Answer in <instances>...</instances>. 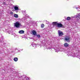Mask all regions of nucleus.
<instances>
[{"mask_svg": "<svg viewBox=\"0 0 80 80\" xmlns=\"http://www.w3.org/2000/svg\"><path fill=\"white\" fill-rule=\"evenodd\" d=\"M14 27H15L16 28H19L20 26H22V24L19 22L18 21L16 23H14Z\"/></svg>", "mask_w": 80, "mask_h": 80, "instance_id": "1", "label": "nucleus"}, {"mask_svg": "<svg viewBox=\"0 0 80 80\" xmlns=\"http://www.w3.org/2000/svg\"><path fill=\"white\" fill-rule=\"evenodd\" d=\"M70 38L69 36H66L65 37L64 40H65V41L68 42H70Z\"/></svg>", "mask_w": 80, "mask_h": 80, "instance_id": "2", "label": "nucleus"}, {"mask_svg": "<svg viewBox=\"0 0 80 80\" xmlns=\"http://www.w3.org/2000/svg\"><path fill=\"white\" fill-rule=\"evenodd\" d=\"M57 27H58V28H64L65 27L64 26V25H62L61 23H58Z\"/></svg>", "mask_w": 80, "mask_h": 80, "instance_id": "3", "label": "nucleus"}, {"mask_svg": "<svg viewBox=\"0 0 80 80\" xmlns=\"http://www.w3.org/2000/svg\"><path fill=\"white\" fill-rule=\"evenodd\" d=\"M58 33L59 37H62L63 35V32L60 30L58 31Z\"/></svg>", "mask_w": 80, "mask_h": 80, "instance_id": "4", "label": "nucleus"}, {"mask_svg": "<svg viewBox=\"0 0 80 80\" xmlns=\"http://www.w3.org/2000/svg\"><path fill=\"white\" fill-rule=\"evenodd\" d=\"M53 25L57 26L58 24V23L57 22H53L52 23Z\"/></svg>", "mask_w": 80, "mask_h": 80, "instance_id": "5", "label": "nucleus"}, {"mask_svg": "<svg viewBox=\"0 0 80 80\" xmlns=\"http://www.w3.org/2000/svg\"><path fill=\"white\" fill-rule=\"evenodd\" d=\"M77 19L78 21V20H80V13H79L78 16L77 17Z\"/></svg>", "mask_w": 80, "mask_h": 80, "instance_id": "6", "label": "nucleus"}, {"mask_svg": "<svg viewBox=\"0 0 80 80\" xmlns=\"http://www.w3.org/2000/svg\"><path fill=\"white\" fill-rule=\"evenodd\" d=\"M32 33L34 35H37V32L35 30L32 31Z\"/></svg>", "mask_w": 80, "mask_h": 80, "instance_id": "7", "label": "nucleus"}, {"mask_svg": "<svg viewBox=\"0 0 80 80\" xmlns=\"http://www.w3.org/2000/svg\"><path fill=\"white\" fill-rule=\"evenodd\" d=\"M14 9L15 10H19V9H18V7L17 6H14Z\"/></svg>", "mask_w": 80, "mask_h": 80, "instance_id": "8", "label": "nucleus"}, {"mask_svg": "<svg viewBox=\"0 0 80 80\" xmlns=\"http://www.w3.org/2000/svg\"><path fill=\"white\" fill-rule=\"evenodd\" d=\"M24 32H25V31L22 30H20L19 32V33L21 34L24 33Z\"/></svg>", "mask_w": 80, "mask_h": 80, "instance_id": "9", "label": "nucleus"}, {"mask_svg": "<svg viewBox=\"0 0 80 80\" xmlns=\"http://www.w3.org/2000/svg\"><path fill=\"white\" fill-rule=\"evenodd\" d=\"M32 46L33 47L35 48L36 46H37V45H36L35 43H33L32 44Z\"/></svg>", "mask_w": 80, "mask_h": 80, "instance_id": "10", "label": "nucleus"}, {"mask_svg": "<svg viewBox=\"0 0 80 80\" xmlns=\"http://www.w3.org/2000/svg\"><path fill=\"white\" fill-rule=\"evenodd\" d=\"M64 45L65 47H67L68 46V44L67 43H66L64 44Z\"/></svg>", "mask_w": 80, "mask_h": 80, "instance_id": "11", "label": "nucleus"}, {"mask_svg": "<svg viewBox=\"0 0 80 80\" xmlns=\"http://www.w3.org/2000/svg\"><path fill=\"white\" fill-rule=\"evenodd\" d=\"M14 60L15 62H17L18 61V58H15L14 59Z\"/></svg>", "mask_w": 80, "mask_h": 80, "instance_id": "12", "label": "nucleus"}, {"mask_svg": "<svg viewBox=\"0 0 80 80\" xmlns=\"http://www.w3.org/2000/svg\"><path fill=\"white\" fill-rule=\"evenodd\" d=\"M14 17L15 18H18V15L17 14H14Z\"/></svg>", "mask_w": 80, "mask_h": 80, "instance_id": "13", "label": "nucleus"}, {"mask_svg": "<svg viewBox=\"0 0 80 80\" xmlns=\"http://www.w3.org/2000/svg\"><path fill=\"white\" fill-rule=\"evenodd\" d=\"M71 19V18L70 17H68L67 19V20H70Z\"/></svg>", "mask_w": 80, "mask_h": 80, "instance_id": "14", "label": "nucleus"}, {"mask_svg": "<svg viewBox=\"0 0 80 80\" xmlns=\"http://www.w3.org/2000/svg\"><path fill=\"white\" fill-rule=\"evenodd\" d=\"M44 27V24H42L41 25V28H43Z\"/></svg>", "mask_w": 80, "mask_h": 80, "instance_id": "15", "label": "nucleus"}, {"mask_svg": "<svg viewBox=\"0 0 80 80\" xmlns=\"http://www.w3.org/2000/svg\"><path fill=\"white\" fill-rule=\"evenodd\" d=\"M37 37L38 38H39V37H40V35H37Z\"/></svg>", "mask_w": 80, "mask_h": 80, "instance_id": "16", "label": "nucleus"}, {"mask_svg": "<svg viewBox=\"0 0 80 80\" xmlns=\"http://www.w3.org/2000/svg\"><path fill=\"white\" fill-rule=\"evenodd\" d=\"M74 8H76L77 9V8H79V7H75V6Z\"/></svg>", "mask_w": 80, "mask_h": 80, "instance_id": "17", "label": "nucleus"}, {"mask_svg": "<svg viewBox=\"0 0 80 80\" xmlns=\"http://www.w3.org/2000/svg\"><path fill=\"white\" fill-rule=\"evenodd\" d=\"M10 14H11V15L13 14V12H10Z\"/></svg>", "mask_w": 80, "mask_h": 80, "instance_id": "18", "label": "nucleus"}, {"mask_svg": "<svg viewBox=\"0 0 80 80\" xmlns=\"http://www.w3.org/2000/svg\"><path fill=\"white\" fill-rule=\"evenodd\" d=\"M3 5H5V2H4L3 3Z\"/></svg>", "mask_w": 80, "mask_h": 80, "instance_id": "19", "label": "nucleus"}, {"mask_svg": "<svg viewBox=\"0 0 80 80\" xmlns=\"http://www.w3.org/2000/svg\"><path fill=\"white\" fill-rule=\"evenodd\" d=\"M2 42V40H0V42Z\"/></svg>", "mask_w": 80, "mask_h": 80, "instance_id": "20", "label": "nucleus"}, {"mask_svg": "<svg viewBox=\"0 0 80 80\" xmlns=\"http://www.w3.org/2000/svg\"><path fill=\"white\" fill-rule=\"evenodd\" d=\"M48 23H49V22H48L47 23V24H48Z\"/></svg>", "mask_w": 80, "mask_h": 80, "instance_id": "21", "label": "nucleus"}, {"mask_svg": "<svg viewBox=\"0 0 80 80\" xmlns=\"http://www.w3.org/2000/svg\"><path fill=\"white\" fill-rule=\"evenodd\" d=\"M4 45H5V43H4Z\"/></svg>", "mask_w": 80, "mask_h": 80, "instance_id": "22", "label": "nucleus"}]
</instances>
